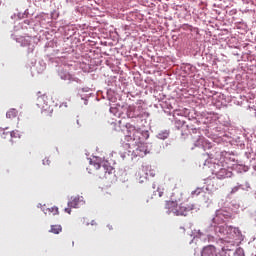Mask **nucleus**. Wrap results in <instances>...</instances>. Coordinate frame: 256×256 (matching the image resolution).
I'll list each match as a JSON object with an SVG mask.
<instances>
[{
    "mask_svg": "<svg viewBox=\"0 0 256 256\" xmlns=\"http://www.w3.org/2000/svg\"><path fill=\"white\" fill-rule=\"evenodd\" d=\"M235 256H245V250L241 247H238L235 252H234Z\"/></svg>",
    "mask_w": 256,
    "mask_h": 256,
    "instance_id": "nucleus-27",
    "label": "nucleus"
},
{
    "mask_svg": "<svg viewBox=\"0 0 256 256\" xmlns=\"http://www.w3.org/2000/svg\"><path fill=\"white\" fill-rule=\"evenodd\" d=\"M16 42L19 43L21 47H28V53L35 51V44H33V38L31 36H20L16 39Z\"/></svg>",
    "mask_w": 256,
    "mask_h": 256,
    "instance_id": "nucleus-7",
    "label": "nucleus"
},
{
    "mask_svg": "<svg viewBox=\"0 0 256 256\" xmlns=\"http://www.w3.org/2000/svg\"><path fill=\"white\" fill-rule=\"evenodd\" d=\"M102 169H104V173H108V175L113 174V171H115V168H113V166H111L108 161L103 162Z\"/></svg>",
    "mask_w": 256,
    "mask_h": 256,
    "instance_id": "nucleus-15",
    "label": "nucleus"
},
{
    "mask_svg": "<svg viewBox=\"0 0 256 256\" xmlns=\"http://www.w3.org/2000/svg\"><path fill=\"white\" fill-rule=\"evenodd\" d=\"M237 185L242 191H251V184L247 181L244 184L237 183Z\"/></svg>",
    "mask_w": 256,
    "mask_h": 256,
    "instance_id": "nucleus-24",
    "label": "nucleus"
},
{
    "mask_svg": "<svg viewBox=\"0 0 256 256\" xmlns=\"http://www.w3.org/2000/svg\"><path fill=\"white\" fill-rule=\"evenodd\" d=\"M71 209H73V207H69L68 208H65V213H68V215H71Z\"/></svg>",
    "mask_w": 256,
    "mask_h": 256,
    "instance_id": "nucleus-36",
    "label": "nucleus"
},
{
    "mask_svg": "<svg viewBox=\"0 0 256 256\" xmlns=\"http://www.w3.org/2000/svg\"><path fill=\"white\" fill-rule=\"evenodd\" d=\"M129 147V144H126Z\"/></svg>",
    "mask_w": 256,
    "mask_h": 256,
    "instance_id": "nucleus-48",
    "label": "nucleus"
},
{
    "mask_svg": "<svg viewBox=\"0 0 256 256\" xmlns=\"http://www.w3.org/2000/svg\"><path fill=\"white\" fill-rule=\"evenodd\" d=\"M147 119H144V123H142V127H146Z\"/></svg>",
    "mask_w": 256,
    "mask_h": 256,
    "instance_id": "nucleus-42",
    "label": "nucleus"
},
{
    "mask_svg": "<svg viewBox=\"0 0 256 256\" xmlns=\"http://www.w3.org/2000/svg\"><path fill=\"white\" fill-rule=\"evenodd\" d=\"M43 165H51V160H49V158H45L44 160H42Z\"/></svg>",
    "mask_w": 256,
    "mask_h": 256,
    "instance_id": "nucleus-35",
    "label": "nucleus"
},
{
    "mask_svg": "<svg viewBox=\"0 0 256 256\" xmlns=\"http://www.w3.org/2000/svg\"><path fill=\"white\" fill-rule=\"evenodd\" d=\"M171 132L169 130H162L157 134V138L161 139L162 141H165V139L169 138V135Z\"/></svg>",
    "mask_w": 256,
    "mask_h": 256,
    "instance_id": "nucleus-20",
    "label": "nucleus"
},
{
    "mask_svg": "<svg viewBox=\"0 0 256 256\" xmlns=\"http://www.w3.org/2000/svg\"><path fill=\"white\" fill-rule=\"evenodd\" d=\"M205 145H207L205 137L201 136V134H198V136L194 138V147H205Z\"/></svg>",
    "mask_w": 256,
    "mask_h": 256,
    "instance_id": "nucleus-13",
    "label": "nucleus"
},
{
    "mask_svg": "<svg viewBox=\"0 0 256 256\" xmlns=\"http://www.w3.org/2000/svg\"><path fill=\"white\" fill-rule=\"evenodd\" d=\"M192 122L196 123L197 125H199L200 123H204V124L211 123V114H208L206 118H202L200 121L197 120V118H194Z\"/></svg>",
    "mask_w": 256,
    "mask_h": 256,
    "instance_id": "nucleus-22",
    "label": "nucleus"
},
{
    "mask_svg": "<svg viewBox=\"0 0 256 256\" xmlns=\"http://www.w3.org/2000/svg\"><path fill=\"white\" fill-rule=\"evenodd\" d=\"M126 115L129 119H139L143 121V117H149L147 112H139L135 106H128L126 110Z\"/></svg>",
    "mask_w": 256,
    "mask_h": 256,
    "instance_id": "nucleus-6",
    "label": "nucleus"
},
{
    "mask_svg": "<svg viewBox=\"0 0 256 256\" xmlns=\"http://www.w3.org/2000/svg\"><path fill=\"white\" fill-rule=\"evenodd\" d=\"M244 236L238 227H234V241H243Z\"/></svg>",
    "mask_w": 256,
    "mask_h": 256,
    "instance_id": "nucleus-17",
    "label": "nucleus"
},
{
    "mask_svg": "<svg viewBox=\"0 0 256 256\" xmlns=\"http://www.w3.org/2000/svg\"><path fill=\"white\" fill-rule=\"evenodd\" d=\"M58 76L60 77V79H62V81H68V83H80L81 80H79V78L75 77L73 74L69 73V71L65 70V68L63 67H59L58 68Z\"/></svg>",
    "mask_w": 256,
    "mask_h": 256,
    "instance_id": "nucleus-5",
    "label": "nucleus"
},
{
    "mask_svg": "<svg viewBox=\"0 0 256 256\" xmlns=\"http://www.w3.org/2000/svg\"><path fill=\"white\" fill-rule=\"evenodd\" d=\"M205 191H209V187H198L194 191L191 192L192 197L199 196L201 193H205Z\"/></svg>",
    "mask_w": 256,
    "mask_h": 256,
    "instance_id": "nucleus-21",
    "label": "nucleus"
},
{
    "mask_svg": "<svg viewBox=\"0 0 256 256\" xmlns=\"http://www.w3.org/2000/svg\"><path fill=\"white\" fill-rule=\"evenodd\" d=\"M187 127H188V129H189V131H191L194 135L195 134H199V135H201V128H197V127H194L193 128V124H190V126L189 125H187Z\"/></svg>",
    "mask_w": 256,
    "mask_h": 256,
    "instance_id": "nucleus-26",
    "label": "nucleus"
},
{
    "mask_svg": "<svg viewBox=\"0 0 256 256\" xmlns=\"http://www.w3.org/2000/svg\"><path fill=\"white\" fill-rule=\"evenodd\" d=\"M141 135H142L143 139H149V132L147 130H143L141 132Z\"/></svg>",
    "mask_w": 256,
    "mask_h": 256,
    "instance_id": "nucleus-33",
    "label": "nucleus"
},
{
    "mask_svg": "<svg viewBox=\"0 0 256 256\" xmlns=\"http://www.w3.org/2000/svg\"><path fill=\"white\" fill-rule=\"evenodd\" d=\"M127 129H129V131H133V137H135V133H139L138 131L135 130V126L131 125V124H126Z\"/></svg>",
    "mask_w": 256,
    "mask_h": 256,
    "instance_id": "nucleus-30",
    "label": "nucleus"
},
{
    "mask_svg": "<svg viewBox=\"0 0 256 256\" xmlns=\"http://www.w3.org/2000/svg\"><path fill=\"white\" fill-rule=\"evenodd\" d=\"M110 113H113L114 115H116V113H117V108L111 107V108H110Z\"/></svg>",
    "mask_w": 256,
    "mask_h": 256,
    "instance_id": "nucleus-37",
    "label": "nucleus"
},
{
    "mask_svg": "<svg viewBox=\"0 0 256 256\" xmlns=\"http://www.w3.org/2000/svg\"><path fill=\"white\" fill-rule=\"evenodd\" d=\"M55 11H53L52 13H51V17H52V19H57V17H59V14H57L56 15V17H55Z\"/></svg>",
    "mask_w": 256,
    "mask_h": 256,
    "instance_id": "nucleus-38",
    "label": "nucleus"
},
{
    "mask_svg": "<svg viewBox=\"0 0 256 256\" xmlns=\"http://www.w3.org/2000/svg\"><path fill=\"white\" fill-rule=\"evenodd\" d=\"M238 191H240V188L237 184L236 186L232 187V189L230 191V195H235V193H237Z\"/></svg>",
    "mask_w": 256,
    "mask_h": 256,
    "instance_id": "nucleus-32",
    "label": "nucleus"
},
{
    "mask_svg": "<svg viewBox=\"0 0 256 256\" xmlns=\"http://www.w3.org/2000/svg\"><path fill=\"white\" fill-rule=\"evenodd\" d=\"M132 155L133 157H145V155H147V146L145 144L139 145L133 150Z\"/></svg>",
    "mask_w": 256,
    "mask_h": 256,
    "instance_id": "nucleus-11",
    "label": "nucleus"
},
{
    "mask_svg": "<svg viewBox=\"0 0 256 256\" xmlns=\"http://www.w3.org/2000/svg\"><path fill=\"white\" fill-rule=\"evenodd\" d=\"M63 231L61 225H52L50 233H54V235H59Z\"/></svg>",
    "mask_w": 256,
    "mask_h": 256,
    "instance_id": "nucleus-23",
    "label": "nucleus"
},
{
    "mask_svg": "<svg viewBox=\"0 0 256 256\" xmlns=\"http://www.w3.org/2000/svg\"><path fill=\"white\" fill-rule=\"evenodd\" d=\"M229 251H231V249H226L225 247H223L219 252V256H231V254H229Z\"/></svg>",
    "mask_w": 256,
    "mask_h": 256,
    "instance_id": "nucleus-28",
    "label": "nucleus"
},
{
    "mask_svg": "<svg viewBox=\"0 0 256 256\" xmlns=\"http://www.w3.org/2000/svg\"><path fill=\"white\" fill-rule=\"evenodd\" d=\"M21 29H33V21L26 19L22 21L20 24Z\"/></svg>",
    "mask_w": 256,
    "mask_h": 256,
    "instance_id": "nucleus-18",
    "label": "nucleus"
},
{
    "mask_svg": "<svg viewBox=\"0 0 256 256\" xmlns=\"http://www.w3.org/2000/svg\"><path fill=\"white\" fill-rule=\"evenodd\" d=\"M197 210V205L194 203L182 202L178 205V211H176V217H187L189 213Z\"/></svg>",
    "mask_w": 256,
    "mask_h": 256,
    "instance_id": "nucleus-4",
    "label": "nucleus"
},
{
    "mask_svg": "<svg viewBox=\"0 0 256 256\" xmlns=\"http://www.w3.org/2000/svg\"><path fill=\"white\" fill-rule=\"evenodd\" d=\"M18 19H27L29 17V9H26L24 12L17 13Z\"/></svg>",
    "mask_w": 256,
    "mask_h": 256,
    "instance_id": "nucleus-25",
    "label": "nucleus"
},
{
    "mask_svg": "<svg viewBox=\"0 0 256 256\" xmlns=\"http://www.w3.org/2000/svg\"><path fill=\"white\" fill-rule=\"evenodd\" d=\"M175 15H178V17H183V16L187 15V8L183 5L176 6Z\"/></svg>",
    "mask_w": 256,
    "mask_h": 256,
    "instance_id": "nucleus-16",
    "label": "nucleus"
},
{
    "mask_svg": "<svg viewBox=\"0 0 256 256\" xmlns=\"http://www.w3.org/2000/svg\"><path fill=\"white\" fill-rule=\"evenodd\" d=\"M2 134H1V137L2 139H7L10 135V132H5V130H2Z\"/></svg>",
    "mask_w": 256,
    "mask_h": 256,
    "instance_id": "nucleus-34",
    "label": "nucleus"
},
{
    "mask_svg": "<svg viewBox=\"0 0 256 256\" xmlns=\"http://www.w3.org/2000/svg\"><path fill=\"white\" fill-rule=\"evenodd\" d=\"M214 233L226 243H232V245L235 243V227L233 226H220Z\"/></svg>",
    "mask_w": 256,
    "mask_h": 256,
    "instance_id": "nucleus-3",
    "label": "nucleus"
},
{
    "mask_svg": "<svg viewBox=\"0 0 256 256\" xmlns=\"http://www.w3.org/2000/svg\"><path fill=\"white\" fill-rule=\"evenodd\" d=\"M83 199L81 196H75L68 201V207H73V209H77L79 207V202Z\"/></svg>",
    "mask_w": 256,
    "mask_h": 256,
    "instance_id": "nucleus-14",
    "label": "nucleus"
},
{
    "mask_svg": "<svg viewBox=\"0 0 256 256\" xmlns=\"http://www.w3.org/2000/svg\"><path fill=\"white\" fill-rule=\"evenodd\" d=\"M48 211H49L50 213H54V215H59V208H58L57 206L48 208Z\"/></svg>",
    "mask_w": 256,
    "mask_h": 256,
    "instance_id": "nucleus-29",
    "label": "nucleus"
},
{
    "mask_svg": "<svg viewBox=\"0 0 256 256\" xmlns=\"http://www.w3.org/2000/svg\"><path fill=\"white\" fill-rule=\"evenodd\" d=\"M19 115V111L15 108H11L9 111L6 112V118L7 119H15Z\"/></svg>",
    "mask_w": 256,
    "mask_h": 256,
    "instance_id": "nucleus-19",
    "label": "nucleus"
},
{
    "mask_svg": "<svg viewBox=\"0 0 256 256\" xmlns=\"http://www.w3.org/2000/svg\"><path fill=\"white\" fill-rule=\"evenodd\" d=\"M138 103H140V104H141V100H140V101H138Z\"/></svg>",
    "mask_w": 256,
    "mask_h": 256,
    "instance_id": "nucleus-47",
    "label": "nucleus"
},
{
    "mask_svg": "<svg viewBox=\"0 0 256 256\" xmlns=\"http://www.w3.org/2000/svg\"><path fill=\"white\" fill-rule=\"evenodd\" d=\"M77 125H79V120H77Z\"/></svg>",
    "mask_w": 256,
    "mask_h": 256,
    "instance_id": "nucleus-46",
    "label": "nucleus"
},
{
    "mask_svg": "<svg viewBox=\"0 0 256 256\" xmlns=\"http://www.w3.org/2000/svg\"><path fill=\"white\" fill-rule=\"evenodd\" d=\"M11 139H17L19 137V131L13 130L10 132Z\"/></svg>",
    "mask_w": 256,
    "mask_h": 256,
    "instance_id": "nucleus-31",
    "label": "nucleus"
},
{
    "mask_svg": "<svg viewBox=\"0 0 256 256\" xmlns=\"http://www.w3.org/2000/svg\"><path fill=\"white\" fill-rule=\"evenodd\" d=\"M175 100H166L162 102L161 107L167 115H172L173 111H175Z\"/></svg>",
    "mask_w": 256,
    "mask_h": 256,
    "instance_id": "nucleus-10",
    "label": "nucleus"
},
{
    "mask_svg": "<svg viewBox=\"0 0 256 256\" xmlns=\"http://www.w3.org/2000/svg\"><path fill=\"white\" fill-rule=\"evenodd\" d=\"M120 157L122 159H125V157H127L126 153L125 152H120Z\"/></svg>",
    "mask_w": 256,
    "mask_h": 256,
    "instance_id": "nucleus-39",
    "label": "nucleus"
},
{
    "mask_svg": "<svg viewBox=\"0 0 256 256\" xmlns=\"http://www.w3.org/2000/svg\"><path fill=\"white\" fill-rule=\"evenodd\" d=\"M158 195H159V197H163V191H159V189H158Z\"/></svg>",
    "mask_w": 256,
    "mask_h": 256,
    "instance_id": "nucleus-41",
    "label": "nucleus"
},
{
    "mask_svg": "<svg viewBox=\"0 0 256 256\" xmlns=\"http://www.w3.org/2000/svg\"><path fill=\"white\" fill-rule=\"evenodd\" d=\"M233 219V212L220 208L215 211L214 217L210 220L208 229L209 231H217V229L223 226V223H227V221H231Z\"/></svg>",
    "mask_w": 256,
    "mask_h": 256,
    "instance_id": "nucleus-2",
    "label": "nucleus"
},
{
    "mask_svg": "<svg viewBox=\"0 0 256 256\" xmlns=\"http://www.w3.org/2000/svg\"><path fill=\"white\" fill-rule=\"evenodd\" d=\"M140 175V183H143V179H147V177H155V170H151V166L142 165V173L139 172Z\"/></svg>",
    "mask_w": 256,
    "mask_h": 256,
    "instance_id": "nucleus-8",
    "label": "nucleus"
},
{
    "mask_svg": "<svg viewBox=\"0 0 256 256\" xmlns=\"http://www.w3.org/2000/svg\"><path fill=\"white\" fill-rule=\"evenodd\" d=\"M15 17H17V14H14L13 16H11L12 19H15Z\"/></svg>",
    "mask_w": 256,
    "mask_h": 256,
    "instance_id": "nucleus-45",
    "label": "nucleus"
},
{
    "mask_svg": "<svg viewBox=\"0 0 256 256\" xmlns=\"http://www.w3.org/2000/svg\"><path fill=\"white\" fill-rule=\"evenodd\" d=\"M226 154L227 152H223L219 148H215L214 150L207 153L208 159L210 160L209 169L212 175L216 176V179L223 180L233 177V172L226 167Z\"/></svg>",
    "mask_w": 256,
    "mask_h": 256,
    "instance_id": "nucleus-1",
    "label": "nucleus"
},
{
    "mask_svg": "<svg viewBox=\"0 0 256 256\" xmlns=\"http://www.w3.org/2000/svg\"><path fill=\"white\" fill-rule=\"evenodd\" d=\"M182 27L183 29H191V26L189 24H184Z\"/></svg>",
    "mask_w": 256,
    "mask_h": 256,
    "instance_id": "nucleus-40",
    "label": "nucleus"
},
{
    "mask_svg": "<svg viewBox=\"0 0 256 256\" xmlns=\"http://www.w3.org/2000/svg\"><path fill=\"white\" fill-rule=\"evenodd\" d=\"M165 210L167 215H173L177 216V211H179V205L177 204V201H167L165 204Z\"/></svg>",
    "mask_w": 256,
    "mask_h": 256,
    "instance_id": "nucleus-9",
    "label": "nucleus"
},
{
    "mask_svg": "<svg viewBox=\"0 0 256 256\" xmlns=\"http://www.w3.org/2000/svg\"><path fill=\"white\" fill-rule=\"evenodd\" d=\"M90 225H97V222H95V220H92Z\"/></svg>",
    "mask_w": 256,
    "mask_h": 256,
    "instance_id": "nucleus-43",
    "label": "nucleus"
},
{
    "mask_svg": "<svg viewBox=\"0 0 256 256\" xmlns=\"http://www.w3.org/2000/svg\"><path fill=\"white\" fill-rule=\"evenodd\" d=\"M201 256H217V248L213 245L205 246L201 251Z\"/></svg>",
    "mask_w": 256,
    "mask_h": 256,
    "instance_id": "nucleus-12",
    "label": "nucleus"
},
{
    "mask_svg": "<svg viewBox=\"0 0 256 256\" xmlns=\"http://www.w3.org/2000/svg\"><path fill=\"white\" fill-rule=\"evenodd\" d=\"M87 103H88V100L84 99V105H87Z\"/></svg>",
    "mask_w": 256,
    "mask_h": 256,
    "instance_id": "nucleus-44",
    "label": "nucleus"
}]
</instances>
